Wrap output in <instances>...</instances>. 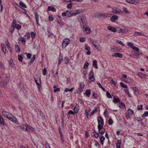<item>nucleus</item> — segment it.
Instances as JSON below:
<instances>
[{
    "label": "nucleus",
    "mask_w": 148,
    "mask_h": 148,
    "mask_svg": "<svg viewBox=\"0 0 148 148\" xmlns=\"http://www.w3.org/2000/svg\"><path fill=\"white\" fill-rule=\"evenodd\" d=\"M83 91V89L80 88H79L76 90V92L77 93H81Z\"/></svg>",
    "instance_id": "c9c22d12"
},
{
    "label": "nucleus",
    "mask_w": 148,
    "mask_h": 148,
    "mask_svg": "<svg viewBox=\"0 0 148 148\" xmlns=\"http://www.w3.org/2000/svg\"><path fill=\"white\" fill-rule=\"evenodd\" d=\"M26 54L27 55V58L28 59H30L32 56V54L30 53H26Z\"/></svg>",
    "instance_id": "774afa93"
},
{
    "label": "nucleus",
    "mask_w": 148,
    "mask_h": 148,
    "mask_svg": "<svg viewBox=\"0 0 148 148\" xmlns=\"http://www.w3.org/2000/svg\"><path fill=\"white\" fill-rule=\"evenodd\" d=\"M128 113L131 115H132L134 114V112L133 110L130 109H128L127 110Z\"/></svg>",
    "instance_id": "de8ad7c7"
},
{
    "label": "nucleus",
    "mask_w": 148,
    "mask_h": 148,
    "mask_svg": "<svg viewBox=\"0 0 148 148\" xmlns=\"http://www.w3.org/2000/svg\"><path fill=\"white\" fill-rule=\"evenodd\" d=\"M123 33H127L128 31V29L127 28H124L122 29Z\"/></svg>",
    "instance_id": "09e8293b"
},
{
    "label": "nucleus",
    "mask_w": 148,
    "mask_h": 148,
    "mask_svg": "<svg viewBox=\"0 0 148 148\" xmlns=\"http://www.w3.org/2000/svg\"><path fill=\"white\" fill-rule=\"evenodd\" d=\"M118 19V16L117 15H114L112 16L110 18V20L112 22H115Z\"/></svg>",
    "instance_id": "aec40b11"
},
{
    "label": "nucleus",
    "mask_w": 148,
    "mask_h": 148,
    "mask_svg": "<svg viewBox=\"0 0 148 148\" xmlns=\"http://www.w3.org/2000/svg\"><path fill=\"white\" fill-rule=\"evenodd\" d=\"M47 10L48 11H52V12H56V8L53 6H49L47 8Z\"/></svg>",
    "instance_id": "2eb2a0df"
},
{
    "label": "nucleus",
    "mask_w": 148,
    "mask_h": 148,
    "mask_svg": "<svg viewBox=\"0 0 148 148\" xmlns=\"http://www.w3.org/2000/svg\"><path fill=\"white\" fill-rule=\"evenodd\" d=\"M143 109V106L142 105H139L137 107V109L138 110H141Z\"/></svg>",
    "instance_id": "864d4df0"
},
{
    "label": "nucleus",
    "mask_w": 148,
    "mask_h": 148,
    "mask_svg": "<svg viewBox=\"0 0 148 148\" xmlns=\"http://www.w3.org/2000/svg\"><path fill=\"white\" fill-rule=\"evenodd\" d=\"M15 49L16 50V52L17 53H19L20 51V49L19 46L18 45H15Z\"/></svg>",
    "instance_id": "ea45409f"
},
{
    "label": "nucleus",
    "mask_w": 148,
    "mask_h": 148,
    "mask_svg": "<svg viewBox=\"0 0 148 148\" xmlns=\"http://www.w3.org/2000/svg\"><path fill=\"white\" fill-rule=\"evenodd\" d=\"M99 15L100 18H106L107 17H110V14H103L102 13H99Z\"/></svg>",
    "instance_id": "ddd939ff"
},
{
    "label": "nucleus",
    "mask_w": 148,
    "mask_h": 148,
    "mask_svg": "<svg viewBox=\"0 0 148 148\" xmlns=\"http://www.w3.org/2000/svg\"><path fill=\"white\" fill-rule=\"evenodd\" d=\"M69 40L67 38L64 39L62 43V47L63 48H65L69 44Z\"/></svg>",
    "instance_id": "20e7f679"
},
{
    "label": "nucleus",
    "mask_w": 148,
    "mask_h": 148,
    "mask_svg": "<svg viewBox=\"0 0 148 148\" xmlns=\"http://www.w3.org/2000/svg\"><path fill=\"white\" fill-rule=\"evenodd\" d=\"M123 10L124 12L127 13H129V12L128 11L127 8L125 7L123 8Z\"/></svg>",
    "instance_id": "e2e57ef3"
},
{
    "label": "nucleus",
    "mask_w": 148,
    "mask_h": 148,
    "mask_svg": "<svg viewBox=\"0 0 148 148\" xmlns=\"http://www.w3.org/2000/svg\"><path fill=\"white\" fill-rule=\"evenodd\" d=\"M35 82L38 87H40L41 84L40 79V78H35L34 79Z\"/></svg>",
    "instance_id": "f8f14e48"
},
{
    "label": "nucleus",
    "mask_w": 148,
    "mask_h": 148,
    "mask_svg": "<svg viewBox=\"0 0 148 148\" xmlns=\"http://www.w3.org/2000/svg\"><path fill=\"white\" fill-rule=\"evenodd\" d=\"M79 40L81 42H84L85 41V38L84 37H80L79 39Z\"/></svg>",
    "instance_id": "0e129e2a"
},
{
    "label": "nucleus",
    "mask_w": 148,
    "mask_h": 148,
    "mask_svg": "<svg viewBox=\"0 0 148 148\" xmlns=\"http://www.w3.org/2000/svg\"><path fill=\"white\" fill-rule=\"evenodd\" d=\"M113 102L114 103H119L120 102V100L118 98H114L113 99Z\"/></svg>",
    "instance_id": "7c9ffc66"
},
{
    "label": "nucleus",
    "mask_w": 148,
    "mask_h": 148,
    "mask_svg": "<svg viewBox=\"0 0 148 148\" xmlns=\"http://www.w3.org/2000/svg\"><path fill=\"white\" fill-rule=\"evenodd\" d=\"M80 25L82 28H84L85 25L87 23V20L86 17L84 15H82L80 17Z\"/></svg>",
    "instance_id": "f03ea898"
},
{
    "label": "nucleus",
    "mask_w": 148,
    "mask_h": 148,
    "mask_svg": "<svg viewBox=\"0 0 148 148\" xmlns=\"http://www.w3.org/2000/svg\"><path fill=\"white\" fill-rule=\"evenodd\" d=\"M73 110L75 113H77L78 112L79 110V107L77 106H75L74 107Z\"/></svg>",
    "instance_id": "a19ab883"
},
{
    "label": "nucleus",
    "mask_w": 148,
    "mask_h": 148,
    "mask_svg": "<svg viewBox=\"0 0 148 148\" xmlns=\"http://www.w3.org/2000/svg\"><path fill=\"white\" fill-rule=\"evenodd\" d=\"M72 4L71 3L67 5V8L68 9H71L72 8Z\"/></svg>",
    "instance_id": "69168bd1"
},
{
    "label": "nucleus",
    "mask_w": 148,
    "mask_h": 148,
    "mask_svg": "<svg viewBox=\"0 0 148 148\" xmlns=\"http://www.w3.org/2000/svg\"><path fill=\"white\" fill-rule=\"evenodd\" d=\"M58 64H60L63 60V56L60 53L59 57L58 58Z\"/></svg>",
    "instance_id": "5701e85b"
},
{
    "label": "nucleus",
    "mask_w": 148,
    "mask_h": 148,
    "mask_svg": "<svg viewBox=\"0 0 148 148\" xmlns=\"http://www.w3.org/2000/svg\"><path fill=\"white\" fill-rule=\"evenodd\" d=\"M120 85L123 88H125L126 89L128 88L127 86L126 85H124L122 82H121L120 83Z\"/></svg>",
    "instance_id": "37998d69"
},
{
    "label": "nucleus",
    "mask_w": 148,
    "mask_h": 148,
    "mask_svg": "<svg viewBox=\"0 0 148 148\" xmlns=\"http://www.w3.org/2000/svg\"><path fill=\"white\" fill-rule=\"evenodd\" d=\"M35 17L36 19V21L37 25H39L38 22L39 16L38 15V13L37 12H35L34 13Z\"/></svg>",
    "instance_id": "4468645a"
},
{
    "label": "nucleus",
    "mask_w": 148,
    "mask_h": 148,
    "mask_svg": "<svg viewBox=\"0 0 148 148\" xmlns=\"http://www.w3.org/2000/svg\"><path fill=\"white\" fill-rule=\"evenodd\" d=\"M9 63L11 65V66L13 67L14 64L13 62V60H10L9 61Z\"/></svg>",
    "instance_id": "052dcab7"
},
{
    "label": "nucleus",
    "mask_w": 148,
    "mask_h": 148,
    "mask_svg": "<svg viewBox=\"0 0 148 148\" xmlns=\"http://www.w3.org/2000/svg\"><path fill=\"white\" fill-rule=\"evenodd\" d=\"M16 8L18 11L20 12H21L22 10H25V9H24L22 8H21L20 6H18L17 7H15Z\"/></svg>",
    "instance_id": "a18cd8bd"
},
{
    "label": "nucleus",
    "mask_w": 148,
    "mask_h": 148,
    "mask_svg": "<svg viewBox=\"0 0 148 148\" xmlns=\"http://www.w3.org/2000/svg\"><path fill=\"white\" fill-rule=\"evenodd\" d=\"M106 95L107 97H108L109 98H112V97L110 94V93L108 92L107 91L106 93Z\"/></svg>",
    "instance_id": "5fc2aeb1"
},
{
    "label": "nucleus",
    "mask_w": 148,
    "mask_h": 148,
    "mask_svg": "<svg viewBox=\"0 0 148 148\" xmlns=\"http://www.w3.org/2000/svg\"><path fill=\"white\" fill-rule=\"evenodd\" d=\"M30 35L29 33H27L25 34V35L23 37L25 39H28Z\"/></svg>",
    "instance_id": "58836bf2"
},
{
    "label": "nucleus",
    "mask_w": 148,
    "mask_h": 148,
    "mask_svg": "<svg viewBox=\"0 0 148 148\" xmlns=\"http://www.w3.org/2000/svg\"><path fill=\"white\" fill-rule=\"evenodd\" d=\"M147 116H148V111L145 112L142 116V117H147Z\"/></svg>",
    "instance_id": "8fccbe9b"
},
{
    "label": "nucleus",
    "mask_w": 148,
    "mask_h": 148,
    "mask_svg": "<svg viewBox=\"0 0 148 148\" xmlns=\"http://www.w3.org/2000/svg\"><path fill=\"white\" fill-rule=\"evenodd\" d=\"M84 86V84L83 83H79V88L83 89Z\"/></svg>",
    "instance_id": "3c124183"
},
{
    "label": "nucleus",
    "mask_w": 148,
    "mask_h": 148,
    "mask_svg": "<svg viewBox=\"0 0 148 148\" xmlns=\"http://www.w3.org/2000/svg\"><path fill=\"white\" fill-rule=\"evenodd\" d=\"M27 125L26 124H23L19 126V127L20 129L26 131V128H27Z\"/></svg>",
    "instance_id": "412c9836"
},
{
    "label": "nucleus",
    "mask_w": 148,
    "mask_h": 148,
    "mask_svg": "<svg viewBox=\"0 0 148 148\" xmlns=\"http://www.w3.org/2000/svg\"><path fill=\"white\" fill-rule=\"evenodd\" d=\"M116 31L117 32H118L119 33H123L122 29H121L119 27H117Z\"/></svg>",
    "instance_id": "bf43d9fd"
},
{
    "label": "nucleus",
    "mask_w": 148,
    "mask_h": 148,
    "mask_svg": "<svg viewBox=\"0 0 148 148\" xmlns=\"http://www.w3.org/2000/svg\"><path fill=\"white\" fill-rule=\"evenodd\" d=\"M75 113L72 110H70L69 111L68 113V114L69 115H74L75 114Z\"/></svg>",
    "instance_id": "4d7b16f0"
},
{
    "label": "nucleus",
    "mask_w": 148,
    "mask_h": 148,
    "mask_svg": "<svg viewBox=\"0 0 148 148\" xmlns=\"http://www.w3.org/2000/svg\"><path fill=\"white\" fill-rule=\"evenodd\" d=\"M36 58V55H34L31 58L30 61L29 62L28 64L31 65L34 61Z\"/></svg>",
    "instance_id": "4be33fe9"
},
{
    "label": "nucleus",
    "mask_w": 148,
    "mask_h": 148,
    "mask_svg": "<svg viewBox=\"0 0 148 148\" xmlns=\"http://www.w3.org/2000/svg\"><path fill=\"white\" fill-rule=\"evenodd\" d=\"M9 79L8 78L6 77V79L4 81H0V84H1V85L3 87H4L6 85V83L7 82H8L9 81Z\"/></svg>",
    "instance_id": "9d476101"
},
{
    "label": "nucleus",
    "mask_w": 148,
    "mask_h": 148,
    "mask_svg": "<svg viewBox=\"0 0 148 148\" xmlns=\"http://www.w3.org/2000/svg\"><path fill=\"white\" fill-rule=\"evenodd\" d=\"M2 114L5 117L7 118H8V115L9 114L7 112L5 111H3L2 112Z\"/></svg>",
    "instance_id": "c756f323"
},
{
    "label": "nucleus",
    "mask_w": 148,
    "mask_h": 148,
    "mask_svg": "<svg viewBox=\"0 0 148 148\" xmlns=\"http://www.w3.org/2000/svg\"><path fill=\"white\" fill-rule=\"evenodd\" d=\"M93 133L94 136L96 138H97L99 136V133H97L95 130H94Z\"/></svg>",
    "instance_id": "e433bc0d"
},
{
    "label": "nucleus",
    "mask_w": 148,
    "mask_h": 148,
    "mask_svg": "<svg viewBox=\"0 0 148 148\" xmlns=\"http://www.w3.org/2000/svg\"><path fill=\"white\" fill-rule=\"evenodd\" d=\"M24 38H21V41L22 43H23V44L25 45L26 43V40Z\"/></svg>",
    "instance_id": "680f3d73"
},
{
    "label": "nucleus",
    "mask_w": 148,
    "mask_h": 148,
    "mask_svg": "<svg viewBox=\"0 0 148 148\" xmlns=\"http://www.w3.org/2000/svg\"><path fill=\"white\" fill-rule=\"evenodd\" d=\"M138 75L142 79H145L146 78V75L141 72L139 73L138 74Z\"/></svg>",
    "instance_id": "a211bd4d"
},
{
    "label": "nucleus",
    "mask_w": 148,
    "mask_h": 148,
    "mask_svg": "<svg viewBox=\"0 0 148 148\" xmlns=\"http://www.w3.org/2000/svg\"><path fill=\"white\" fill-rule=\"evenodd\" d=\"M126 1L129 3L132 4H135L138 3L136 0H126Z\"/></svg>",
    "instance_id": "6ab92c4d"
},
{
    "label": "nucleus",
    "mask_w": 148,
    "mask_h": 148,
    "mask_svg": "<svg viewBox=\"0 0 148 148\" xmlns=\"http://www.w3.org/2000/svg\"><path fill=\"white\" fill-rule=\"evenodd\" d=\"M97 84L98 85L99 87L101 88L103 91H105V89L103 87L99 82H97Z\"/></svg>",
    "instance_id": "f704fd0d"
},
{
    "label": "nucleus",
    "mask_w": 148,
    "mask_h": 148,
    "mask_svg": "<svg viewBox=\"0 0 148 148\" xmlns=\"http://www.w3.org/2000/svg\"><path fill=\"white\" fill-rule=\"evenodd\" d=\"M19 5L22 7L24 8H27V6L23 2L21 1L19 3Z\"/></svg>",
    "instance_id": "cd10ccee"
},
{
    "label": "nucleus",
    "mask_w": 148,
    "mask_h": 148,
    "mask_svg": "<svg viewBox=\"0 0 148 148\" xmlns=\"http://www.w3.org/2000/svg\"><path fill=\"white\" fill-rule=\"evenodd\" d=\"M81 12V11L79 10H72L67 14V16L68 17H70L72 16H75L80 13Z\"/></svg>",
    "instance_id": "f257e3e1"
},
{
    "label": "nucleus",
    "mask_w": 148,
    "mask_h": 148,
    "mask_svg": "<svg viewBox=\"0 0 148 148\" xmlns=\"http://www.w3.org/2000/svg\"><path fill=\"white\" fill-rule=\"evenodd\" d=\"M115 57H119V58H122L123 57L122 55L119 53H115L114 54V55L113 56Z\"/></svg>",
    "instance_id": "a878e982"
},
{
    "label": "nucleus",
    "mask_w": 148,
    "mask_h": 148,
    "mask_svg": "<svg viewBox=\"0 0 148 148\" xmlns=\"http://www.w3.org/2000/svg\"><path fill=\"white\" fill-rule=\"evenodd\" d=\"M12 22H14V27L15 28H16V29H17L18 30H20V29L21 28V26L20 25L18 24H15V20H13V21Z\"/></svg>",
    "instance_id": "9b49d317"
},
{
    "label": "nucleus",
    "mask_w": 148,
    "mask_h": 148,
    "mask_svg": "<svg viewBox=\"0 0 148 148\" xmlns=\"http://www.w3.org/2000/svg\"><path fill=\"white\" fill-rule=\"evenodd\" d=\"M27 128H26V131L30 132H34L35 131V129L32 127L27 125Z\"/></svg>",
    "instance_id": "1a4fd4ad"
},
{
    "label": "nucleus",
    "mask_w": 148,
    "mask_h": 148,
    "mask_svg": "<svg viewBox=\"0 0 148 148\" xmlns=\"http://www.w3.org/2000/svg\"><path fill=\"white\" fill-rule=\"evenodd\" d=\"M23 58L21 56L18 55V60L20 62H22L23 60Z\"/></svg>",
    "instance_id": "603ef678"
},
{
    "label": "nucleus",
    "mask_w": 148,
    "mask_h": 148,
    "mask_svg": "<svg viewBox=\"0 0 148 148\" xmlns=\"http://www.w3.org/2000/svg\"><path fill=\"white\" fill-rule=\"evenodd\" d=\"M85 49L88 51L86 53V54L88 55H90L91 54L90 47L86 44H85Z\"/></svg>",
    "instance_id": "6e6552de"
},
{
    "label": "nucleus",
    "mask_w": 148,
    "mask_h": 148,
    "mask_svg": "<svg viewBox=\"0 0 148 148\" xmlns=\"http://www.w3.org/2000/svg\"><path fill=\"white\" fill-rule=\"evenodd\" d=\"M84 30L83 31L86 32L87 34H90V33L91 29H90L88 27H86L85 28H83Z\"/></svg>",
    "instance_id": "f3484780"
},
{
    "label": "nucleus",
    "mask_w": 148,
    "mask_h": 148,
    "mask_svg": "<svg viewBox=\"0 0 148 148\" xmlns=\"http://www.w3.org/2000/svg\"><path fill=\"white\" fill-rule=\"evenodd\" d=\"M121 143V140H118L117 143L116 144V148H120V146Z\"/></svg>",
    "instance_id": "c85d7f7f"
},
{
    "label": "nucleus",
    "mask_w": 148,
    "mask_h": 148,
    "mask_svg": "<svg viewBox=\"0 0 148 148\" xmlns=\"http://www.w3.org/2000/svg\"><path fill=\"white\" fill-rule=\"evenodd\" d=\"M128 46L131 47L132 49L134 46V45L133 43L132 42H129L128 43Z\"/></svg>",
    "instance_id": "6e6d98bb"
},
{
    "label": "nucleus",
    "mask_w": 148,
    "mask_h": 148,
    "mask_svg": "<svg viewBox=\"0 0 148 148\" xmlns=\"http://www.w3.org/2000/svg\"><path fill=\"white\" fill-rule=\"evenodd\" d=\"M5 43L8 49H11L10 45L8 40L5 41Z\"/></svg>",
    "instance_id": "72a5a7b5"
},
{
    "label": "nucleus",
    "mask_w": 148,
    "mask_h": 148,
    "mask_svg": "<svg viewBox=\"0 0 148 148\" xmlns=\"http://www.w3.org/2000/svg\"><path fill=\"white\" fill-rule=\"evenodd\" d=\"M99 133L100 134H103L105 131V129L103 128V126H97Z\"/></svg>",
    "instance_id": "0eeeda50"
},
{
    "label": "nucleus",
    "mask_w": 148,
    "mask_h": 148,
    "mask_svg": "<svg viewBox=\"0 0 148 148\" xmlns=\"http://www.w3.org/2000/svg\"><path fill=\"white\" fill-rule=\"evenodd\" d=\"M113 121L112 120V119L110 118L109 119V120L108 121V123L109 125H112L113 123Z\"/></svg>",
    "instance_id": "13d9d810"
},
{
    "label": "nucleus",
    "mask_w": 148,
    "mask_h": 148,
    "mask_svg": "<svg viewBox=\"0 0 148 148\" xmlns=\"http://www.w3.org/2000/svg\"><path fill=\"white\" fill-rule=\"evenodd\" d=\"M143 34L142 33L138 32H135L134 34V36H143Z\"/></svg>",
    "instance_id": "4c0bfd02"
},
{
    "label": "nucleus",
    "mask_w": 148,
    "mask_h": 148,
    "mask_svg": "<svg viewBox=\"0 0 148 148\" xmlns=\"http://www.w3.org/2000/svg\"><path fill=\"white\" fill-rule=\"evenodd\" d=\"M89 82L91 83L92 82H94L95 81V78H94V74L93 71L91 70L89 73Z\"/></svg>",
    "instance_id": "7ed1b4c3"
},
{
    "label": "nucleus",
    "mask_w": 148,
    "mask_h": 148,
    "mask_svg": "<svg viewBox=\"0 0 148 148\" xmlns=\"http://www.w3.org/2000/svg\"><path fill=\"white\" fill-rule=\"evenodd\" d=\"M112 12L115 13L117 14H123V12L120 10L118 8L114 7L112 9Z\"/></svg>",
    "instance_id": "39448f33"
},
{
    "label": "nucleus",
    "mask_w": 148,
    "mask_h": 148,
    "mask_svg": "<svg viewBox=\"0 0 148 148\" xmlns=\"http://www.w3.org/2000/svg\"><path fill=\"white\" fill-rule=\"evenodd\" d=\"M92 65L96 69H97L98 66H97V62L96 60H94L93 61Z\"/></svg>",
    "instance_id": "bb28decb"
},
{
    "label": "nucleus",
    "mask_w": 148,
    "mask_h": 148,
    "mask_svg": "<svg viewBox=\"0 0 148 148\" xmlns=\"http://www.w3.org/2000/svg\"><path fill=\"white\" fill-rule=\"evenodd\" d=\"M98 126H103L104 124L103 120L101 117L99 116L97 118Z\"/></svg>",
    "instance_id": "423d86ee"
},
{
    "label": "nucleus",
    "mask_w": 148,
    "mask_h": 148,
    "mask_svg": "<svg viewBox=\"0 0 148 148\" xmlns=\"http://www.w3.org/2000/svg\"><path fill=\"white\" fill-rule=\"evenodd\" d=\"M105 137L103 136L99 137V139L100 140V143L102 145H103L104 141L105 140Z\"/></svg>",
    "instance_id": "393cba45"
},
{
    "label": "nucleus",
    "mask_w": 148,
    "mask_h": 148,
    "mask_svg": "<svg viewBox=\"0 0 148 148\" xmlns=\"http://www.w3.org/2000/svg\"><path fill=\"white\" fill-rule=\"evenodd\" d=\"M108 29L110 31H111L113 32H116V29L114 27H112L111 26H109L108 27Z\"/></svg>",
    "instance_id": "dca6fc26"
},
{
    "label": "nucleus",
    "mask_w": 148,
    "mask_h": 148,
    "mask_svg": "<svg viewBox=\"0 0 148 148\" xmlns=\"http://www.w3.org/2000/svg\"><path fill=\"white\" fill-rule=\"evenodd\" d=\"M1 48H2V52H3V53H4V55H5L6 54V47H3L2 45L1 46Z\"/></svg>",
    "instance_id": "79ce46f5"
},
{
    "label": "nucleus",
    "mask_w": 148,
    "mask_h": 148,
    "mask_svg": "<svg viewBox=\"0 0 148 148\" xmlns=\"http://www.w3.org/2000/svg\"><path fill=\"white\" fill-rule=\"evenodd\" d=\"M11 26H12V27L10 29V32H11V33H12L15 28L14 25V22H12Z\"/></svg>",
    "instance_id": "473e14b6"
},
{
    "label": "nucleus",
    "mask_w": 148,
    "mask_h": 148,
    "mask_svg": "<svg viewBox=\"0 0 148 148\" xmlns=\"http://www.w3.org/2000/svg\"><path fill=\"white\" fill-rule=\"evenodd\" d=\"M97 108H95L91 112L90 114V116L93 115L95 113L97 112Z\"/></svg>",
    "instance_id": "c03bdc74"
},
{
    "label": "nucleus",
    "mask_w": 148,
    "mask_h": 148,
    "mask_svg": "<svg viewBox=\"0 0 148 148\" xmlns=\"http://www.w3.org/2000/svg\"><path fill=\"white\" fill-rule=\"evenodd\" d=\"M7 119L15 123L16 122V119L13 117H8V118H7Z\"/></svg>",
    "instance_id": "2f4dec72"
},
{
    "label": "nucleus",
    "mask_w": 148,
    "mask_h": 148,
    "mask_svg": "<svg viewBox=\"0 0 148 148\" xmlns=\"http://www.w3.org/2000/svg\"><path fill=\"white\" fill-rule=\"evenodd\" d=\"M64 61L65 64H67L69 62V60L68 58L67 57H65L64 58Z\"/></svg>",
    "instance_id": "338daca9"
},
{
    "label": "nucleus",
    "mask_w": 148,
    "mask_h": 148,
    "mask_svg": "<svg viewBox=\"0 0 148 148\" xmlns=\"http://www.w3.org/2000/svg\"><path fill=\"white\" fill-rule=\"evenodd\" d=\"M90 91V90L87 89L86 90L85 93V94L88 97H90L91 94Z\"/></svg>",
    "instance_id": "b1692460"
},
{
    "label": "nucleus",
    "mask_w": 148,
    "mask_h": 148,
    "mask_svg": "<svg viewBox=\"0 0 148 148\" xmlns=\"http://www.w3.org/2000/svg\"><path fill=\"white\" fill-rule=\"evenodd\" d=\"M124 90L125 91V92L128 95V96L129 97H132L131 95L129 92V91L127 88L126 89H124Z\"/></svg>",
    "instance_id": "49530a36"
}]
</instances>
